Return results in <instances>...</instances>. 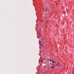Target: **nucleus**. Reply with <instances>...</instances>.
I'll use <instances>...</instances> for the list:
<instances>
[{"mask_svg": "<svg viewBox=\"0 0 74 74\" xmlns=\"http://www.w3.org/2000/svg\"><path fill=\"white\" fill-rule=\"evenodd\" d=\"M52 63H55V62H56V61H55V60H52Z\"/></svg>", "mask_w": 74, "mask_h": 74, "instance_id": "obj_1", "label": "nucleus"}, {"mask_svg": "<svg viewBox=\"0 0 74 74\" xmlns=\"http://www.w3.org/2000/svg\"><path fill=\"white\" fill-rule=\"evenodd\" d=\"M39 44H41V41L39 40Z\"/></svg>", "mask_w": 74, "mask_h": 74, "instance_id": "obj_2", "label": "nucleus"}, {"mask_svg": "<svg viewBox=\"0 0 74 74\" xmlns=\"http://www.w3.org/2000/svg\"><path fill=\"white\" fill-rule=\"evenodd\" d=\"M51 68H52V69H53V68H54V69H55V67H53V66H51Z\"/></svg>", "mask_w": 74, "mask_h": 74, "instance_id": "obj_3", "label": "nucleus"}, {"mask_svg": "<svg viewBox=\"0 0 74 74\" xmlns=\"http://www.w3.org/2000/svg\"><path fill=\"white\" fill-rule=\"evenodd\" d=\"M46 11H47V8H46L45 10Z\"/></svg>", "mask_w": 74, "mask_h": 74, "instance_id": "obj_4", "label": "nucleus"}, {"mask_svg": "<svg viewBox=\"0 0 74 74\" xmlns=\"http://www.w3.org/2000/svg\"><path fill=\"white\" fill-rule=\"evenodd\" d=\"M57 63H58V64H59V62H57Z\"/></svg>", "mask_w": 74, "mask_h": 74, "instance_id": "obj_5", "label": "nucleus"}, {"mask_svg": "<svg viewBox=\"0 0 74 74\" xmlns=\"http://www.w3.org/2000/svg\"><path fill=\"white\" fill-rule=\"evenodd\" d=\"M41 62H42V60H41Z\"/></svg>", "mask_w": 74, "mask_h": 74, "instance_id": "obj_6", "label": "nucleus"}, {"mask_svg": "<svg viewBox=\"0 0 74 74\" xmlns=\"http://www.w3.org/2000/svg\"><path fill=\"white\" fill-rule=\"evenodd\" d=\"M50 62H51V61H50Z\"/></svg>", "mask_w": 74, "mask_h": 74, "instance_id": "obj_7", "label": "nucleus"}, {"mask_svg": "<svg viewBox=\"0 0 74 74\" xmlns=\"http://www.w3.org/2000/svg\"><path fill=\"white\" fill-rule=\"evenodd\" d=\"M56 66H57V65H56Z\"/></svg>", "mask_w": 74, "mask_h": 74, "instance_id": "obj_8", "label": "nucleus"}, {"mask_svg": "<svg viewBox=\"0 0 74 74\" xmlns=\"http://www.w3.org/2000/svg\"><path fill=\"white\" fill-rule=\"evenodd\" d=\"M57 65H59V64H57Z\"/></svg>", "mask_w": 74, "mask_h": 74, "instance_id": "obj_9", "label": "nucleus"}, {"mask_svg": "<svg viewBox=\"0 0 74 74\" xmlns=\"http://www.w3.org/2000/svg\"><path fill=\"white\" fill-rule=\"evenodd\" d=\"M53 65H54L53 64Z\"/></svg>", "mask_w": 74, "mask_h": 74, "instance_id": "obj_10", "label": "nucleus"}]
</instances>
